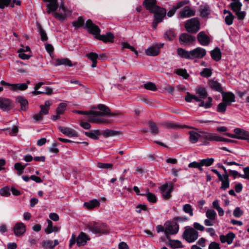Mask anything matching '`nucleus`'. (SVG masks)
Instances as JSON below:
<instances>
[{"label": "nucleus", "mask_w": 249, "mask_h": 249, "mask_svg": "<svg viewBox=\"0 0 249 249\" xmlns=\"http://www.w3.org/2000/svg\"><path fill=\"white\" fill-rule=\"evenodd\" d=\"M89 239V237L85 233L81 232L76 238L77 245L78 247L84 246Z\"/></svg>", "instance_id": "obj_20"}, {"label": "nucleus", "mask_w": 249, "mask_h": 249, "mask_svg": "<svg viewBox=\"0 0 249 249\" xmlns=\"http://www.w3.org/2000/svg\"><path fill=\"white\" fill-rule=\"evenodd\" d=\"M38 31L41 36L42 41H46L48 39V36L45 31L43 30L41 26L39 24L37 25Z\"/></svg>", "instance_id": "obj_43"}, {"label": "nucleus", "mask_w": 249, "mask_h": 249, "mask_svg": "<svg viewBox=\"0 0 249 249\" xmlns=\"http://www.w3.org/2000/svg\"><path fill=\"white\" fill-rule=\"evenodd\" d=\"M143 87L145 89L152 91H156L157 89L155 84L150 82L144 84Z\"/></svg>", "instance_id": "obj_51"}, {"label": "nucleus", "mask_w": 249, "mask_h": 249, "mask_svg": "<svg viewBox=\"0 0 249 249\" xmlns=\"http://www.w3.org/2000/svg\"><path fill=\"white\" fill-rule=\"evenodd\" d=\"M51 105V103L50 101H45L44 105H41L40 106L41 110L39 112L43 115L48 114L49 110Z\"/></svg>", "instance_id": "obj_34"}, {"label": "nucleus", "mask_w": 249, "mask_h": 249, "mask_svg": "<svg viewBox=\"0 0 249 249\" xmlns=\"http://www.w3.org/2000/svg\"><path fill=\"white\" fill-rule=\"evenodd\" d=\"M84 20L81 17L78 18L77 20L74 21L72 22L73 25L75 28H78L84 25Z\"/></svg>", "instance_id": "obj_55"}, {"label": "nucleus", "mask_w": 249, "mask_h": 249, "mask_svg": "<svg viewBox=\"0 0 249 249\" xmlns=\"http://www.w3.org/2000/svg\"><path fill=\"white\" fill-rule=\"evenodd\" d=\"M228 106L226 103L222 101V103L219 104L217 106L216 110L217 112L224 113L226 110L227 106Z\"/></svg>", "instance_id": "obj_48"}, {"label": "nucleus", "mask_w": 249, "mask_h": 249, "mask_svg": "<svg viewBox=\"0 0 249 249\" xmlns=\"http://www.w3.org/2000/svg\"><path fill=\"white\" fill-rule=\"evenodd\" d=\"M178 229L179 226L176 222H167L165 223V236L169 239V236L177 233Z\"/></svg>", "instance_id": "obj_7"}, {"label": "nucleus", "mask_w": 249, "mask_h": 249, "mask_svg": "<svg viewBox=\"0 0 249 249\" xmlns=\"http://www.w3.org/2000/svg\"><path fill=\"white\" fill-rule=\"evenodd\" d=\"M41 245L45 249H52L54 248L53 241L49 240L43 241L41 242Z\"/></svg>", "instance_id": "obj_45"}, {"label": "nucleus", "mask_w": 249, "mask_h": 249, "mask_svg": "<svg viewBox=\"0 0 249 249\" xmlns=\"http://www.w3.org/2000/svg\"><path fill=\"white\" fill-rule=\"evenodd\" d=\"M243 170L244 172V175H240L239 177H240L243 178L249 179V167H245L244 168Z\"/></svg>", "instance_id": "obj_64"}, {"label": "nucleus", "mask_w": 249, "mask_h": 249, "mask_svg": "<svg viewBox=\"0 0 249 249\" xmlns=\"http://www.w3.org/2000/svg\"><path fill=\"white\" fill-rule=\"evenodd\" d=\"M212 99L211 97H209L208 98V101L206 103H205L204 101L201 100V103L199 105V107H204L205 108H209L212 106Z\"/></svg>", "instance_id": "obj_52"}, {"label": "nucleus", "mask_w": 249, "mask_h": 249, "mask_svg": "<svg viewBox=\"0 0 249 249\" xmlns=\"http://www.w3.org/2000/svg\"><path fill=\"white\" fill-rule=\"evenodd\" d=\"M203 137L206 141L211 142H231L233 140L223 138L215 133H203Z\"/></svg>", "instance_id": "obj_6"}, {"label": "nucleus", "mask_w": 249, "mask_h": 249, "mask_svg": "<svg viewBox=\"0 0 249 249\" xmlns=\"http://www.w3.org/2000/svg\"><path fill=\"white\" fill-rule=\"evenodd\" d=\"M206 216L208 219L215 220L216 217V213L213 209H209L206 212Z\"/></svg>", "instance_id": "obj_42"}, {"label": "nucleus", "mask_w": 249, "mask_h": 249, "mask_svg": "<svg viewBox=\"0 0 249 249\" xmlns=\"http://www.w3.org/2000/svg\"><path fill=\"white\" fill-rule=\"evenodd\" d=\"M47 221L48 223V226L45 229V231L46 234H50L53 232H57L59 231V229L58 228L53 226L52 221L48 219Z\"/></svg>", "instance_id": "obj_27"}, {"label": "nucleus", "mask_w": 249, "mask_h": 249, "mask_svg": "<svg viewBox=\"0 0 249 249\" xmlns=\"http://www.w3.org/2000/svg\"><path fill=\"white\" fill-rule=\"evenodd\" d=\"M97 167L101 169H111L113 167V164L110 163L99 162Z\"/></svg>", "instance_id": "obj_56"}, {"label": "nucleus", "mask_w": 249, "mask_h": 249, "mask_svg": "<svg viewBox=\"0 0 249 249\" xmlns=\"http://www.w3.org/2000/svg\"><path fill=\"white\" fill-rule=\"evenodd\" d=\"M152 13H154L155 20L158 21L159 22L162 21L163 18L165 17L166 13V10L164 8L159 7L153 11Z\"/></svg>", "instance_id": "obj_12"}, {"label": "nucleus", "mask_w": 249, "mask_h": 249, "mask_svg": "<svg viewBox=\"0 0 249 249\" xmlns=\"http://www.w3.org/2000/svg\"><path fill=\"white\" fill-rule=\"evenodd\" d=\"M149 127L151 130V132L152 134L155 135L159 133V129L156 125V124L154 122H149Z\"/></svg>", "instance_id": "obj_49"}, {"label": "nucleus", "mask_w": 249, "mask_h": 249, "mask_svg": "<svg viewBox=\"0 0 249 249\" xmlns=\"http://www.w3.org/2000/svg\"><path fill=\"white\" fill-rule=\"evenodd\" d=\"M122 46L123 48H127L134 52L137 55L138 54V52L136 50L134 47L131 46L128 43L123 42L122 43Z\"/></svg>", "instance_id": "obj_62"}, {"label": "nucleus", "mask_w": 249, "mask_h": 249, "mask_svg": "<svg viewBox=\"0 0 249 249\" xmlns=\"http://www.w3.org/2000/svg\"><path fill=\"white\" fill-rule=\"evenodd\" d=\"M184 239L188 243L195 241L198 237V233L193 228L186 229L183 234Z\"/></svg>", "instance_id": "obj_4"}, {"label": "nucleus", "mask_w": 249, "mask_h": 249, "mask_svg": "<svg viewBox=\"0 0 249 249\" xmlns=\"http://www.w3.org/2000/svg\"><path fill=\"white\" fill-rule=\"evenodd\" d=\"M156 0H145L143 4L150 12L155 11L159 7L156 5Z\"/></svg>", "instance_id": "obj_21"}, {"label": "nucleus", "mask_w": 249, "mask_h": 249, "mask_svg": "<svg viewBox=\"0 0 249 249\" xmlns=\"http://www.w3.org/2000/svg\"><path fill=\"white\" fill-rule=\"evenodd\" d=\"M235 237V234L233 232H229L226 235H221L219 236L220 240L222 243H227L228 245L232 243Z\"/></svg>", "instance_id": "obj_23"}, {"label": "nucleus", "mask_w": 249, "mask_h": 249, "mask_svg": "<svg viewBox=\"0 0 249 249\" xmlns=\"http://www.w3.org/2000/svg\"><path fill=\"white\" fill-rule=\"evenodd\" d=\"M197 40L203 46H207L211 41L210 37L203 32H201L197 35Z\"/></svg>", "instance_id": "obj_16"}, {"label": "nucleus", "mask_w": 249, "mask_h": 249, "mask_svg": "<svg viewBox=\"0 0 249 249\" xmlns=\"http://www.w3.org/2000/svg\"><path fill=\"white\" fill-rule=\"evenodd\" d=\"M210 87L218 91L222 92V88L221 86V84L216 81L212 80L210 82Z\"/></svg>", "instance_id": "obj_38"}, {"label": "nucleus", "mask_w": 249, "mask_h": 249, "mask_svg": "<svg viewBox=\"0 0 249 249\" xmlns=\"http://www.w3.org/2000/svg\"><path fill=\"white\" fill-rule=\"evenodd\" d=\"M160 48L157 45H153L147 48L145 52L147 55L156 56L160 53Z\"/></svg>", "instance_id": "obj_25"}, {"label": "nucleus", "mask_w": 249, "mask_h": 249, "mask_svg": "<svg viewBox=\"0 0 249 249\" xmlns=\"http://www.w3.org/2000/svg\"><path fill=\"white\" fill-rule=\"evenodd\" d=\"M54 65L55 66L64 65L65 66L71 67L72 66V64L71 63V61L68 58H62L56 59V60H55Z\"/></svg>", "instance_id": "obj_26"}, {"label": "nucleus", "mask_w": 249, "mask_h": 249, "mask_svg": "<svg viewBox=\"0 0 249 249\" xmlns=\"http://www.w3.org/2000/svg\"><path fill=\"white\" fill-rule=\"evenodd\" d=\"M201 16L206 17L210 14V10L208 7L204 6L200 9Z\"/></svg>", "instance_id": "obj_54"}, {"label": "nucleus", "mask_w": 249, "mask_h": 249, "mask_svg": "<svg viewBox=\"0 0 249 249\" xmlns=\"http://www.w3.org/2000/svg\"><path fill=\"white\" fill-rule=\"evenodd\" d=\"M12 91L24 90L28 88V85L26 83L13 84Z\"/></svg>", "instance_id": "obj_36"}, {"label": "nucleus", "mask_w": 249, "mask_h": 249, "mask_svg": "<svg viewBox=\"0 0 249 249\" xmlns=\"http://www.w3.org/2000/svg\"><path fill=\"white\" fill-rule=\"evenodd\" d=\"M85 26L88 29L89 33L93 35L98 39L105 43L113 42L114 36L112 33L108 32L106 35H100V29L98 26L93 24L90 19H88L87 21Z\"/></svg>", "instance_id": "obj_1"}, {"label": "nucleus", "mask_w": 249, "mask_h": 249, "mask_svg": "<svg viewBox=\"0 0 249 249\" xmlns=\"http://www.w3.org/2000/svg\"><path fill=\"white\" fill-rule=\"evenodd\" d=\"M173 190V185L172 184H164L160 187L162 197L164 199H168L171 197V192Z\"/></svg>", "instance_id": "obj_8"}, {"label": "nucleus", "mask_w": 249, "mask_h": 249, "mask_svg": "<svg viewBox=\"0 0 249 249\" xmlns=\"http://www.w3.org/2000/svg\"><path fill=\"white\" fill-rule=\"evenodd\" d=\"M162 125H163L166 128L172 129L174 130H178L186 127L185 126H183L176 124L168 122H165L162 123Z\"/></svg>", "instance_id": "obj_30"}, {"label": "nucleus", "mask_w": 249, "mask_h": 249, "mask_svg": "<svg viewBox=\"0 0 249 249\" xmlns=\"http://www.w3.org/2000/svg\"><path fill=\"white\" fill-rule=\"evenodd\" d=\"M100 205L99 201L97 199H93L89 202H85L84 206L88 209H91Z\"/></svg>", "instance_id": "obj_37"}, {"label": "nucleus", "mask_w": 249, "mask_h": 249, "mask_svg": "<svg viewBox=\"0 0 249 249\" xmlns=\"http://www.w3.org/2000/svg\"><path fill=\"white\" fill-rule=\"evenodd\" d=\"M59 11L60 13H53V16L59 20L64 19L69 14V11L66 9L63 4L60 6Z\"/></svg>", "instance_id": "obj_17"}, {"label": "nucleus", "mask_w": 249, "mask_h": 249, "mask_svg": "<svg viewBox=\"0 0 249 249\" xmlns=\"http://www.w3.org/2000/svg\"><path fill=\"white\" fill-rule=\"evenodd\" d=\"M26 164L25 165H22L21 163L18 162L15 164V168L17 170L18 173V175H21L23 173V171L26 167Z\"/></svg>", "instance_id": "obj_58"}, {"label": "nucleus", "mask_w": 249, "mask_h": 249, "mask_svg": "<svg viewBox=\"0 0 249 249\" xmlns=\"http://www.w3.org/2000/svg\"><path fill=\"white\" fill-rule=\"evenodd\" d=\"M242 4L239 1V0H235L231 2L230 4V7L232 11L235 13L238 19L242 20L245 17V12L244 11H241Z\"/></svg>", "instance_id": "obj_3"}, {"label": "nucleus", "mask_w": 249, "mask_h": 249, "mask_svg": "<svg viewBox=\"0 0 249 249\" xmlns=\"http://www.w3.org/2000/svg\"><path fill=\"white\" fill-rule=\"evenodd\" d=\"M13 230L15 234L17 236H20L25 232L26 226L22 222H18L14 225Z\"/></svg>", "instance_id": "obj_11"}, {"label": "nucleus", "mask_w": 249, "mask_h": 249, "mask_svg": "<svg viewBox=\"0 0 249 249\" xmlns=\"http://www.w3.org/2000/svg\"><path fill=\"white\" fill-rule=\"evenodd\" d=\"M206 54L205 49L197 47L191 51V59L195 58L201 59Z\"/></svg>", "instance_id": "obj_9"}, {"label": "nucleus", "mask_w": 249, "mask_h": 249, "mask_svg": "<svg viewBox=\"0 0 249 249\" xmlns=\"http://www.w3.org/2000/svg\"><path fill=\"white\" fill-rule=\"evenodd\" d=\"M222 101L228 105H230L232 102L235 101L234 94L231 92H222Z\"/></svg>", "instance_id": "obj_14"}, {"label": "nucleus", "mask_w": 249, "mask_h": 249, "mask_svg": "<svg viewBox=\"0 0 249 249\" xmlns=\"http://www.w3.org/2000/svg\"><path fill=\"white\" fill-rule=\"evenodd\" d=\"M96 108L100 110L103 116L108 117L110 114V109L107 106L103 104H99Z\"/></svg>", "instance_id": "obj_31"}, {"label": "nucleus", "mask_w": 249, "mask_h": 249, "mask_svg": "<svg viewBox=\"0 0 249 249\" xmlns=\"http://www.w3.org/2000/svg\"><path fill=\"white\" fill-rule=\"evenodd\" d=\"M11 101L7 98L0 97V108L4 111L8 110L11 106Z\"/></svg>", "instance_id": "obj_24"}, {"label": "nucleus", "mask_w": 249, "mask_h": 249, "mask_svg": "<svg viewBox=\"0 0 249 249\" xmlns=\"http://www.w3.org/2000/svg\"><path fill=\"white\" fill-rule=\"evenodd\" d=\"M196 93L198 94L201 99H204L208 95L206 89L203 88H198L196 90Z\"/></svg>", "instance_id": "obj_46"}, {"label": "nucleus", "mask_w": 249, "mask_h": 249, "mask_svg": "<svg viewBox=\"0 0 249 249\" xmlns=\"http://www.w3.org/2000/svg\"><path fill=\"white\" fill-rule=\"evenodd\" d=\"M180 44L183 45H189L195 40V37L187 33H183L179 37Z\"/></svg>", "instance_id": "obj_10"}, {"label": "nucleus", "mask_w": 249, "mask_h": 249, "mask_svg": "<svg viewBox=\"0 0 249 249\" xmlns=\"http://www.w3.org/2000/svg\"><path fill=\"white\" fill-rule=\"evenodd\" d=\"M67 104L65 103H61L59 104L56 109V113L58 115H62L66 110Z\"/></svg>", "instance_id": "obj_40"}, {"label": "nucleus", "mask_w": 249, "mask_h": 249, "mask_svg": "<svg viewBox=\"0 0 249 249\" xmlns=\"http://www.w3.org/2000/svg\"><path fill=\"white\" fill-rule=\"evenodd\" d=\"M44 1H47L49 3L47 4V13L50 14L52 12L55 11L57 9L58 5L57 0H42Z\"/></svg>", "instance_id": "obj_19"}, {"label": "nucleus", "mask_w": 249, "mask_h": 249, "mask_svg": "<svg viewBox=\"0 0 249 249\" xmlns=\"http://www.w3.org/2000/svg\"><path fill=\"white\" fill-rule=\"evenodd\" d=\"M185 28L189 33H196L200 28L199 22L196 18H192L186 21Z\"/></svg>", "instance_id": "obj_5"}, {"label": "nucleus", "mask_w": 249, "mask_h": 249, "mask_svg": "<svg viewBox=\"0 0 249 249\" xmlns=\"http://www.w3.org/2000/svg\"><path fill=\"white\" fill-rule=\"evenodd\" d=\"M179 15L182 18H189L194 16L195 15V12L190 7L187 6L180 10Z\"/></svg>", "instance_id": "obj_18"}, {"label": "nucleus", "mask_w": 249, "mask_h": 249, "mask_svg": "<svg viewBox=\"0 0 249 249\" xmlns=\"http://www.w3.org/2000/svg\"><path fill=\"white\" fill-rule=\"evenodd\" d=\"M214 160L213 158H207L201 160L200 161L201 165L203 166H209L213 163Z\"/></svg>", "instance_id": "obj_47"}, {"label": "nucleus", "mask_w": 249, "mask_h": 249, "mask_svg": "<svg viewBox=\"0 0 249 249\" xmlns=\"http://www.w3.org/2000/svg\"><path fill=\"white\" fill-rule=\"evenodd\" d=\"M200 74L201 76L208 77L211 76L212 72L210 69L205 68L200 72Z\"/></svg>", "instance_id": "obj_57"}, {"label": "nucleus", "mask_w": 249, "mask_h": 249, "mask_svg": "<svg viewBox=\"0 0 249 249\" xmlns=\"http://www.w3.org/2000/svg\"><path fill=\"white\" fill-rule=\"evenodd\" d=\"M146 196L149 201L152 203H155L157 201V197L155 195L151 193L148 192L146 194Z\"/></svg>", "instance_id": "obj_61"}, {"label": "nucleus", "mask_w": 249, "mask_h": 249, "mask_svg": "<svg viewBox=\"0 0 249 249\" xmlns=\"http://www.w3.org/2000/svg\"><path fill=\"white\" fill-rule=\"evenodd\" d=\"M211 55L213 59L217 61L221 59V53L218 48H216L211 52Z\"/></svg>", "instance_id": "obj_33"}, {"label": "nucleus", "mask_w": 249, "mask_h": 249, "mask_svg": "<svg viewBox=\"0 0 249 249\" xmlns=\"http://www.w3.org/2000/svg\"><path fill=\"white\" fill-rule=\"evenodd\" d=\"M203 133H209L208 132L206 131H201L200 133H198L196 132L191 131L189 132L190 137H189V141L192 143H196L198 141L199 138H201L205 140V139L203 136Z\"/></svg>", "instance_id": "obj_13"}, {"label": "nucleus", "mask_w": 249, "mask_h": 249, "mask_svg": "<svg viewBox=\"0 0 249 249\" xmlns=\"http://www.w3.org/2000/svg\"><path fill=\"white\" fill-rule=\"evenodd\" d=\"M233 132L237 134L238 140H247L249 142V132L239 128H235Z\"/></svg>", "instance_id": "obj_15"}, {"label": "nucleus", "mask_w": 249, "mask_h": 249, "mask_svg": "<svg viewBox=\"0 0 249 249\" xmlns=\"http://www.w3.org/2000/svg\"><path fill=\"white\" fill-rule=\"evenodd\" d=\"M84 134L87 137H89L94 140L98 139V136L100 134L99 130H95L93 132H85Z\"/></svg>", "instance_id": "obj_39"}, {"label": "nucleus", "mask_w": 249, "mask_h": 249, "mask_svg": "<svg viewBox=\"0 0 249 249\" xmlns=\"http://www.w3.org/2000/svg\"><path fill=\"white\" fill-rule=\"evenodd\" d=\"M178 54L181 58L191 59V51H187L182 48L178 49Z\"/></svg>", "instance_id": "obj_29"}, {"label": "nucleus", "mask_w": 249, "mask_h": 249, "mask_svg": "<svg viewBox=\"0 0 249 249\" xmlns=\"http://www.w3.org/2000/svg\"><path fill=\"white\" fill-rule=\"evenodd\" d=\"M0 195L1 196L8 197L10 195L9 189L7 187H4L0 189Z\"/></svg>", "instance_id": "obj_59"}, {"label": "nucleus", "mask_w": 249, "mask_h": 249, "mask_svg": "<svg viewBox=\"0 0 249 249\" xmlns=\"http://www.w3.org/2000/svg\"><path fill=\"white\" fill-rule=\"evenodd\" d=\"M224 14H227L225 18V21L228 25H231L233 23V20L234 16L232 15L231 12L227 10H224L223 11Z\"/></svg>", "instance_id": "obj_28"}, {"label": "nucleus", "mask_w": 249, "mask_h": 249, "mask_svg": "<svg viewBox=\"0 0 249 249\" xmlns=\"http://www.w3.org/2000/svg\"><path fill=\"white\" fill-rule=\"evenodd\" d=\"M171 246L175 248H179L183 247L182 243L178 240H173L170 243Z\"/></svg>", "instance_id": "obj_63"}, {"label": "nucleus", "mask_w": 249, "mask_h": 249, "mask_svg": "<svg viewBox=\"0 0 249 249\" xmlns=\"http://www.w3.org/2000/svg\"><path fill=\"white\" fill-rule=\"evenodd\" d=\"M183 211L186 213H188L191 216H192L194 214L193 209L191 205L189 204H186L182 207Z\"/></svg>", "instance_id": "obj_44"}, {"label": "nucleus", "mask_w": 249, "mask_h": 249, "mask_svg": "<svg viewBox=\"0 0 249 249\" xmlns=\"http://www.w3.org/2000/svg\"><path fill=\"white\" fill-rule=\"evenodd\" d=\"M59 129L63 134L69 137L78 136L76 131L71 128L60 126Z\"/></svg>", "instance_id": "obj_22"}, {"label": "nucleus", "mask_w": 249, "mask_h": 249, "mask_svg": "<svg viewBox=\"0 0 249 249\" xmlns=\"http://www.w3.org/2000/svg\"><path fill=\"white\" fill-rule=\"evenodd\" d=\"M176 37V34L173 30H168L165 34V38L169 40H173Z\"/></svg>", "instance_id": "obj_50"}, {"label": "nucleus", "mask_w": 249, "mask_h": 249, "mask_svg": "<svg viewBox=\"0 0 249 249\" xmlns=\"http://www.w3.org/2000/svg\"><path fill=\"white\" fill-rule=\"evenodd\" d=\"M16 101L20 104L21 109L22 110H26L28 105V101L23 97L18 96L16 99Z\"/></svg>", "instance_id": "obj_32"}, {"label": "nucleus", "mask_w": 249, "mask_h": 249, "mask_svg": "<svg viewBox=\"0 0 249 249\" xmlns=\"http://www.w3.org/2000/svg\"><path fill=\"white\" fill-rule=\"evenodd\" d=\"M88 228L89 231L95 234H104L108 232L107 225L104 223L90 224L88 226Z\"/></svg>", "instance_id": "obj_2"}, {"label": "nucleus", "mask_w": 249, "mask_h": 249, "mask_svg": "<svg viewBox=\"0 0 249 249\" xmlns=\"http://www.w3.org/2000/svg\"><path fill=\"white\" fill-rule=\"evenodd\" d=\"M102 133L105 137L114 136L119 134V133L117 131L111 129L105 130L102 131Z\"/></svg>", "instance_id": "obj_41"}, {"label": "nucleus", "mask_w": 249, "mask_h": 249, "mask_svg": "<svg viewBox=\"0 0 249 249\" xmlns=\"http://www.w3.org/2000/svg\"><path fill=\"white\" fill-rule=\"evenodd\" d=\"M176 73L185 79H187L189 77V74L185 69H178L176 71Z\"/></svg>", "instance_id": "obj_53"}, {"label": "nucleus", "mask_w": 249, "mask_h": 249, "mask_svg": "<svg viewBox=\"0 0 249 249\" xmlns=\"http://www.w3.org/2000/svg\"><path fill=\"white\" fill-rule=\"evenodd\" d=\"M219 180L222 182V185L221 187L222 189L225 190L229 187L230 183L229 180V175L222 176V177L220 179H219Z\"/></svg>", "instance_id": "obj_35"}, {"label": "nucleus", "mask_w": 249, "mask_h": 249, "mask_svg": "<svg viewBox=\"0 0 249 249\" xmlns=\"http://www.w3.org/2000/svg\"><path fill=\"white\" fill-rule=\"evenodd\" d=\"M243 211L241 209L237 207L233 212V215L235 217H239L243 214Z\"/></svg>", "instance_id": "obj_60"}]
</instances>
